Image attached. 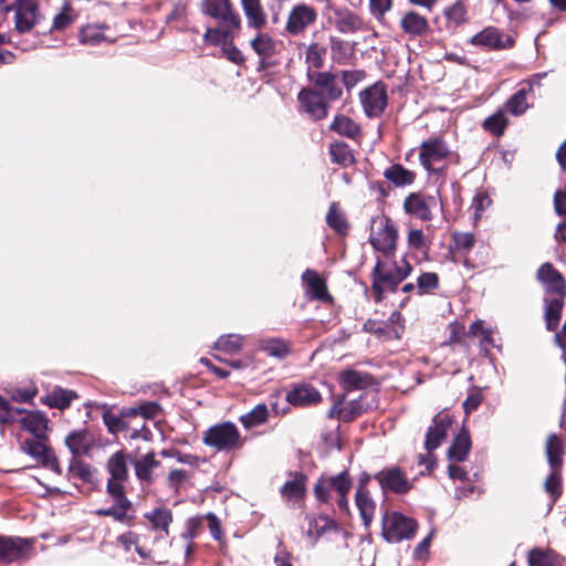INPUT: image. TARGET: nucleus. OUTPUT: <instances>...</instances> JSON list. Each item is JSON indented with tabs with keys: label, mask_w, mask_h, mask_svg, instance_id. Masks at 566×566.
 <instances>
[{
	"label": "nucleus",
	"mask_w": 566,
	"mask_h": 566,
	"mask_svg": "<svg viewBox=\"0 0 566 566\" xmlns=\"http://www.w3.org/2000/svg\"><path fill=\"white\" fill-rule=\"evenodd\" d=\"M301 108L313 119H323L328 114V102L316 88H303L298 93Z\"/></svg>",
	"instance_id": "14"
},
{
	"label": "nucleus",
	"mask_w": 566,
	"mask_h": 566,
	"mask_svg": "<svg viewBox=\"0 0 566 566\" xmlns=\"http://www.w3.org/2000/svg\"><path fill=\"white\" fill-rule=\"evenodd\" d=\"M285 400L295 407H310L317 405L322 396L313 386L300 384L287 391Z\"/></svg>",
	"instance_id": "20"
},
{
	"label": "nucleus",
	"mask_w": 566,
	"mask_h": 566,
	"mask_svg": "<svg viewBox=\"0 0 566 566\" xmlns=\"http://www.w3.org/2000/svg\"><path fill=\"white\" fill-rule=\"evenodd\" d=\"M340 379L347 389H360L370 384L369 376L357 370L343 371Z\"/></svg>",
	"instance_id": "47"
},
{
	"label": "nucleus",
	"mask_w": 566,
	"mask_h": 566,
	"mask_svg": "<svg viewBox=\"0 0 566 566\" xmlns=\"http://www.w3.org/2000/svg\"><path fill=\"white\" fill-rule=\"evenodd\" d=\"M65 444L74 458L86 454L92 444L93 439L86 430L72 431L65 438Z\"/></svg>",
	"instance_id": "29"
},
{
	"label": "nucleus",
	"mask_w": 566,
	"mask_h": 566,
	"mask_svg": "<svg viewBox=\"0 0 566 566\" xmlns=\"http://www.w3.org/2000/svg\"><path fill=\"white\" fill-rule=\"evenodd\" d=\"M536 279L543 284L548 294H565V281L552 263L542 264L537 270Z\"/></svg>",
	"instance_id": "19"
},
{
	"label": "nucleus",
	"mask_w": 566,
	"mask_h": 566,
	"mask_svg": "<svg viewBox=\"0 0 566 566\" xmlns=\"http://www.w3.org/2000/svg\"><path fill=\"white\" fill-rule=\"evenodd\" d=\"M159 464V461L155 459V454L153 452L143 455L134 462L137 478L140 481L150 483L153 481V470L158 468Z\"/></svg>",
	"instance_id": "40"
},
{
	"label": "nucleus",
	"mask_w": 566,
	"mask_h": 566,
	"mask_svg": "<svg viewBox=\"0 0 566 566\" xmlns=\"http://www.w3.org/2000/svg\"><path fill=\"white\" fill-rule=\"evenodd\" d=\"M254 51L262 56L263 60L271 57L274 52V42L266 34H260L252 42Z\"/></svg>",
	"instance_id": "52"
},
{
	"label": "nucleus",
	"mask_w": 566,
	"mask_h": 566,
	"mask_svg": "<svg viewBox=\"0 0 566 566\" xmlns=\"http://www.w3.org/2000/svg\"><path fill=\"white\" fill-rule=\"evenodd\" d=\"M113 499L114 504L108 509H99L95 513L98 516H111L117 522H126L128 520V511L132 507V502L125 496V492L119 494L108 493Z\"/></svg>",
	"instance_id": "25"
},
{
	"label": "nucleus",
	"mask_w": 566,
	"mask_h": 566,
	"mask_svg": "<svg viewBox=\"0 0 566 566\" xmlns=\"http://www.w3.org/2000/svg\"><path fill=\"white\" fill-rule=\"evenodd\" d=\"M305 295L311 301L331 303L332 295L327 290L326 280L315 270L307 269L302 274Z\"/></svg>",
	"instance_id": "13"
},
{
	"label": "nucleus",
	"mask_w": 566,
	"mask_h": 566,
	"mask_svg": "<svg viewBox=\"0 0 566 566\" xmlns=\"http://www.w3.org/2000/svg\"><path fill=\"white\" fill-rule=\"evenodd\" d=\"M241 3L250 25L254 28L264 25L265 13L261 7L260 0H241Z\"/></svg>",
	"instance_id": "42"
},
{
	"label": "nucleus",
	"mask_w": 566,
	"mask_h": 566,
	"mask_svg": "<svg viewBox=\"0 0 566 566\" xmlns=\"http://www.w3.org/2000/svg\"><path fill=\"white\" fill-rule=\"evenodd\" d=\"M417 530V522L398 512L385 514L382 517V534L388 542L409 539Z\"/></svg>",
	"instance_id": "5"
},
{
	"label": "nucleus",
	"mask_w": 566,
	"mask_h": 566,
	"mask_svg": "<svg viewBox=\"0 0 566 566\" xmlns=\"http://www.w3.org/2000/svg\"><path fill=\"white\" fill-rule=\"evenodd\" d=\"M530 566H566V559L552 551L533 549L528 554Z\"/></svg>",
	"instance_id": "36"
},
{
	"label": "nucleus",
	"mask_w": 566,
	"mask_h": 566,
	"mask_svg": "<svg viewBox=\"0 0 566 566\" xmlns=\"http://www.w3.org/2000/svg\"><path fill=\"white\" fill-rule=\"evenodd\" d=\"M202 443L217 452H232L243 448L245 439L232 421H222L202 433Z\"/></svg>",
	"instance_id": "1"
},
{
	"label": "nucleus",
	"mask_w": 566,
	"mask_h": 566,
	"mask_svg": "<svg viewBox=\"0 0 566 566\" xmlns=\"http://www.w3.org/2000/svg\"><path fill=\"white\" fill-rule=\"evenodd\" d=\"M545 491L549 494L553 502L562 495V476L560 469H552L551 474L544 483Z\"/></svg>",
	"instance_id": "50"
},
{
	"label": "nucleus",
	"mask_w": 566,
	"mask_h": 566,
	"mask_svg": "<svg viewBox=\"0 0 566 566\" xmlns=\"http://www.w3.org/2000/svg\"><path fill=\"white\" fill-rule=\"evenodd\" d=\"M471 449V439L469 431L462 429L454 438L452 444L448 450V457L450 460L462 462L467 459Z\"/></svg>",
	"instance_id": "32"
},
{
	"label": "nucleus",
	"mask_w": 566,
	"mask_h": 566,
	"mask_svg": "<svg viewBox=\"0 0 566 566\" xmlns=\"http://www.w3.org/2000/svg\"><path fill=\"white\" fill-rule=\"evenodd\" d=\"M21 426L38 439H44L48 430V419L40 412L30 411L21 420Z\"/></svg>",
	"instance_id": "33"
},
{
	"label": "nucleus",
	"mask_w": 566,
	"mask_h": 566,
	"mask_svg": "<svg viewBox=\"0 0 566 566\" xmlns=\"http://www.w3.org/2000/svg\"><path fill=\"white\" fill-rule=\"evenodd\" d=\"M400 27L410 38L423 36L430 30L428 19L416 11L406 12L401 17Z\"/></svg>",
	"instance_id": "23"
},
{
	"label": "nucleus",
	"mask_w": 566,
	"mask_h": 566,
	"mask_svg": "<svg viewBox=\"0 0 566 566\" xmlns=\"http://www.w3.org/2000/svg\"><path fill=\"white\" fill-rule=\"evenodd\" d=\"M307 476L303 472H291L285 481V501L294 502L298 507L307 492Z\"/></svg>",
	"instance_id": "22"
},
{
	"label": "nucleus",
	"mask_w": 566,
	"mask_h": 566,
	"mask_svg": "<svg viewBox=\"0 0 566 566\" xmlns=\"http://www.w3.org/2000/svg\"><path fill=\"white\" fill-rule=\"evenodd\" d=\"M471 44L488 50L501 51L513 48L514 38L495 27H486L470 40Z\"/></svg>",
	"instance_id": "8"
},
{
	"label": "nucleus",
	"mask_w": 566,
	"mask_h": 566,
	"mask_svg": "<svg viewBox=\"0 0 566 566\" xmlns=\"http://www.w3.org/2000/svg\"><path fill=\"white\" fill-rule=\"evenodd\" d=\"M306 535L316 542L327 530L334 528L335 523L327 515L307 517Z\"/></svg>",
	"instance_id": "38"
},
{
	"label": "nucleus",
	"mask_w": 566,
	"mask_h": 566,
	"mask_svg": "<svg viewBox=\"0 0 566 566\" xmlns=\"http://www.w3.org/2000/svg\"><path fill=\"white\" fill-rule=\"evenodd\" d=\"M326 48L317 43L311 44L306 50V62L308 67L321 69L324 65Z\"/></svg>",
	"instance_id": "51"
},
{
	"label": "nucleus",
	"mask_w": 566,
	"mask_h": 566,
	"mask_svg": "<svg viewBox=\"0 0 566 566\" xmlns=\"http://www.w3.org/2000/svg\"><path fill=\"white\" fill-rule=\"evenodd\" d=\"M453 241L455 249L462 252L470 251L475 244L474 235L468 232L453 233Z\"/></svg>",
	"instance_id": "56"
},
{
	"label": "nucleus",
	"mask_w": 566,
	"mask_h": 566,
	"mask_svg": "<svg viewBox=\"0 0 566 566\" xmlns=\"http://www.w3.org/2000/svg\"><path fill=\"white\" fill-rule=\"evenodd\" d=\"M416 172L400 164H394L385 169L384 177L396 187L410 186L416 180Z\"/></svg>",
	"instance_id": "31"
},
{
	"label": "nucleus",
	"mask_w": 566,
	"mask_h": 566,
	"mask_svg": "<svg viewBox=\"0 0 566 566\" xmlns=\"http://www.w3.org/2000/svg\"><path fill=\"white\" fill-rule=\"evenodd\" d=\"M160 455L164 458H174L178 462L186 463L191 467H197L199 464V457L189 453H181L179 450L176 449L163 450L160 452Z\"/></svg>",
	"instance_id": "55"
},
{
	"label": "nucleus",
	"mask_w": 566,
	"mask_h": 566,
	"mask_svg": "<svg viewBox=\"0 0 566 566\" xmlns=\"http://www.w3.org/2000/svg\"><path fill=\"white\" fill-rule=\"evenodd\" d=\"M316 19L314 8L306 4H298L292 9L289 14L286 30L293 34L302 32L307 25L312 24Z\"/></svg>",
	"instance_id": "21"
},
{
	"label": "nucleus",
	"mask_w": 566,
	"mask_h": 566,
	"mask_svg": "<svg viewBox=\"0 0 566 566\" xmlns=\"http://www.w3.org/2000/svg\"><path fill=\"white\" fill-rule=\"evenodd\" d=\"M411 270V265L405 260H401L400 264L378 261L374 269L373 282V290L378 298L387 291H395L410 274Z\"/></svg>",
	"instance_id": "2"
},
{
	"label": "nucleus",
	"mask_w": 566,
	"mask_h": 566,
	"mask_svg": "<svg viewBox=\"0 0 566 566\" xmlns=\"http://www.w3.org/2000/svg\"><path fill=\"white\" fill-rule=\"evenodd\" d=\"M545 451L551 469H560L563 464L564 443L557 434L552 433L548 436Z\"/></svg>",
	"instance_id": "35"
},
{
	"label": "nucleus",
	"mask_w": 566,
	"mask_h": 566,
	"mask_svg": "<svg viewBox=\"0 0 566 566\" xmlns=\"http://www.w3.org/2000/svg\"><path fill=\"white\" fill-rule=\"evenodd\" d=\"M491 203V199L484 192H479L474 196L471 209L473 210L474 219H479L485 208H488Z\"/></svg>",
	"instance_id": "59"
},
{
	"label": "nucleus",
	"mask_w": 566,
	"mask_h": 566,
	"mask_svg": "<svg viewBox=\"0 0 566 566\" xmlns=\"http://www.w3.org/2000/svg\"><path fill=\"white\" fill-rule=\"evenodd\" d=\"M532 92V82L528 87H521L515 94H513L505 103V112L511 113L514 116H520L526 112L530 107L527 103V94Z\"/></svg>",
	"instance_id": "37"
},
{
	"label": "nucleus",
	"mask_w": 566,
	"mask_h": 566,
	"mask_svg": "<svg viewBox=\"0 0 566 566\" xmlns=\"http://www.w3.org/2000/svg\"><path fill=\"white\" fill-rule=\"evenodd\" d=\"M332 161L342 166H350L355 161V157L350 148L344 143H334L329 147Z\"/></svg>",
	"instance_id": "46"
},
{
	"label": "nucleus",
	"mask_w": 566,
	"mask_h": 566,
	"mask_svg": "<svg viewBox=\"0 0 566 566\" xmlns=\"http://www.w3.org/2000/svg\"><path fill=\"white\" fill-rule=\"evenodd\" d=\"M439 286V276L434 272L422 273L417 280V289L419 294H427Z\"/></svg>",
	"instance_id": "53"
},
{
	"label": "nucleus",
	"mask_w": 566,
	"mask_h": 566,
	"mask_svg": "<svg viewBox=\"0 0 566 566\" xmlns=\"http://www.w3.org/2000/svg\"><path fill=\"white\" fill-rule=\"evenodd\" d=\"M188 479L189 474L185 470H171L167 478L168 486L177 492Z\"/></svg>",
	"instance_id": "60"
},
{
	"label": "nucleus",
	"mask_w": 566,
	"mask_h": 566,
	"mask_svg": "<svg viewBox=\"0 0 566 566\" xmlns=\"http://www.w3.org/2000/svg\"><path fill=\"white\" fill-rule=\"evenodd\" d=\"M369 6L371 13L377 18H381L391 9L392 0H369Z\"/></svg>",
	"instance_id": "64"
},
{
	"label": "nucleus",
	"mask_w": 566,
	"mask_h": 566,
	"mask_svg": "<svg viewBox=\"0 0 566 566\" xmlns=\"http://www.w3.org/2000/svg\"><path fill=\"white\" fill-rule=\"evenodd\" d=\"M21 450L40 462L43 467L61 474L62 470L59 460L43 439H27L21 443Z\"/></svg>",
	"instance_id": "10"
},
{
	"label": "nucleus",
	"mask_w": 566,
	"mask_h": 566,
	"mask_svg": "<svg viewBox=\"0 0 566 566\" xmlns=\"http://www.w3.org/2000/svg\"><path fill=\"white\" fill-rule=\"evenodd\" d=\"M329 129L352 139L360 135L359 125L345 115H337L332 122Z\"/></svg>",
	"instance_id": "39"
},
{
	"label": "nucleus",
	"mask_w": 566,
	"mask_h": 566,
	"mask_svg": "<svg viewBox=\"0 0 566 566\" xmlns=\"http://www.w3.org/2000/svg\"><path fill=\"white\" fill-rule=\"evenodd\" d=\"M437 206L436 198L419 192H411L403 201V209L420 220L428 221L432 218V208Z\"/></svg>",
	"instance_id": "16"
},
{
	"label": "nucleus",
	"mask_w": 566,
	"mask_h": 566,
	"mask_svg": "<svg viewBox=\"0 0 566 566\" xmlns=\"http://www.w3.org/2000/svg\"><path fill=\"white\" fill-rule=\"evenodd\" d=\"M128 454L123 451H117L109 457L106 464L109 473L106 485L107 493L124 492V482L128 479Z\"/></svg>",
	"instance_id": "6"
},
{
	"label": "nucleus",
	"mask_w": 566,
	"mask_h": 566,
	"mask_svg": "<svg viewBox=\"0 0 566 566\" xmlns=\"http://www.w3.org/2000/svg\"><path fill=\"white\" fill-rule=\"evenodd\" d=\"M384 492L391 491L395 493H407L411 484L405 473L399 468H388L379 471L374 475Z\"/></svg>",
	"instance_id": "15"
},
{
	"label": "nucleus",
	"mask_w": 566,
	"mask_h": 566,
	"mask_svg": "<svg viewBox=\"0 0 566 566\" xmlns=\"http://www.w3.org/2000/svg\"><path fill=\"white\" fill-rule=\"evenodd\" d=\"M359 99L368 117H378L384 113L387 106L388 95L386 86L377 82L361 91Z\"/></svg>",
	"instance_id": "9"
},
{
	"label": "nucleus",
	"mask_w": 566,
	"mask_h": 566,
	"mask_svg": "<svg viewBox=\"0 0 566 566\" xmlns=\"http://www.w3.org/2000/svg\"><path fill=\"white\" fill-rule=\"evenodd\" d=\"M507 125H509V119L506 117L504 109H500L495 114L489 116L488 118H485V120L483 123V127L488 132H490L496 136H501L504 133Z\"/></svg>",
	"instance_id": "48"
},
{
	"label": "nucleus",
	"mask_w": 566,
	"mask_h": 566,
	"mask_svg": "<svg viewBox=\"0 0 566 566\" xmlns=\"http://www.w3.org/2000/svg\"><path fill=\"white\" fill-rule=\"evenodd\" d=\"M450 426L451 420L448 417L436 416L433 418V424L429 427L424 441L428 452L436 450L441 444L447 437Z\"/></svg>",
	"instance_id": "24"
},
{
	"label": "nucleus",
	"mask_w": 566,
	"mask_h": 566,
	"mask_svg": "<svg viewBox=\"0 0 566 566\" xmlns=\"http://www.w3.org/2000/svg\"><path fill=\"white\" fill-rule=\"evenodd\" d=\"M310 77L314 83V88L324 95L328 103L336 101L342 96L343 90L337 74L331 72H316L310 75Z\"/></svg>",
	"instance_id": "18"
},
{
	"label": "nucleus",
	"mask_w": 566,
	"mask_h": 566,
	"mask_svg": "<svg viewBox=\"0 0 566 566\" xmlns=\"http://www.w3.org/2000/svg\"><path fill=\"white\" fill-rule=\"evenodd\" d=\"M216 349L221 350L226 354H233L238 352L242 346V336L237 334H229L221 336L216 342Z\"/></svg>",
	"instance_id": "49"
},
{
	"label": "nucleus",
	"mask_w": 566,
	"mask_h": 566,
	"mask_svg": "<svg viewBox=\"0 0 566 566\" xmlns=\"http://www.w3.org/2000/svg\"><path fill=\"white\" fill-rule=\"evenodd\" d=\"M270 409L265 403L256 405L251 411L240 417V422L245 429H251L266 422Z\"/></svg>",
	"instance_id": "43"
},
{
	"label": "nucleus",
	"mask_w": 566,
	"mask_h": 566,
	"mask_svg": "<svg viewBox=\"0 0 566 566\" xmlns=\"http://www.w3.org/2000/svg\"><path fill=\"white\" fill-rule=\"evenodd\" d=\"M74 21L73 10L70 3H64L63 9L53 19L52 30H63Z\"/></svg>",
	"instance_id": "54"
},
{
	"label": "nucleus",
	"mask_w": 566,
	"mask_h": 566,
	"mask_svg": "<svg viewBox=\"0 0 566 566\" xmlns=\"http://www.w3.org/2000/svg\"><path fill=\"white\" fill-rule=\"evenodd\" d=\"M326 223L337 233L344 234L348 229V222L345 213L340 210L336 202H332L326 214Z\"/></svg>",
	"instance_id": "44"
},
{
	"label": "nucleus",
	"mask_w": 566,
	"mask_h": 566,
	"mask_svg": "<svg viewBox=\"0 0 566 566\" xmlns=\"http://www.w3.org/2000/svg\"><path fill=\"white\" fill-rule=\"evenodd\" d=\"M449 156V148L441 137H431L420 144L419 161L428 171H434L433 165Z\"/></svg>",
	"instance_id": "11"
},
{
	"label": "nucleus",
	"mask_w": 566,
	"mask_h": 566,
	"mask_svg": "<svg viewBox=\"0 0 566 566\" xmlns=\"http://www.w3.org/2000/svg\"><path fill=\"white\" fill-rule=\"evenodd\" d=\"M483 400V396L478 390H472L469 392L467 399L463 401V409L467 415L473 412L479 408Z\"/></svg>",
	"instance_id": "62"
},
{
	"label": "nucleus",
	"mask_w": 566,
	"mask_h": 566,
	"mask_svg": "<svg viewBox=\"0 0 566 566\" xmlns=\"http://www.w3.org/2000/svg\"><path fill=\"white\" fill-rule=\"evenodd\" d=\"M104 29L105 27L99 24H87L83 27L80 31L81 43L87 45H96L105 41L107 38L103 33Z\"/></svg>",
	"instance_id": "45"
},
{
	"label": "nucleus",
	"mask_w": 566,
	"mask_h": 566,
	"mask_svg": "<svg viewBox=\"0 0 566 566\" xmlns=\"http://www.w3.org/2000/svg\"><path fill=\"white\" fill-rule=\"evenodd\" d=\"M355 501L359 510L360 516L363 518L364 525L366 527H369L374 518L376 503L371 499L370 493L366 488V482L364 480H360L359 486L356 491Z\"/></svg>",
	"instance_id": "26"
},
{
	"label": "nucleus",
	"mask_w": 566,
	"mask_h": 566,
	"mask_svg": "<svg viewBox=\"0 0 566 566\" xmlns=\"http://www.w3.org/2000/svg\"><path fill=\"white\" fill-rule=\"evenodd\" d=\"M365 411V406L361 401V397L359 399H352L349 401H338L334 403L328 412V417H337L344 421H352L357 416L361 415Z\"/></svg>",
	"instance_id": "27"
},
{
	"label": "nucleus",
	"mask_w": 566,
	"mask_h": 566,
	"mask_svg": "<svg viewBox=\"0 0 566 566\" xmlns=\"http://www.w3.org/2000/svg\"><path fill=\"white\" fill-rule=\"evenodd\" d=\"M564 297L565 294L545 297V321L548 331H555L558 327L564 305Z\"/></svg>",
	"instance_id": "30"
},
{
	"label": "nucleus",
	"mask_w": 566,
	"mask_h": 566,
	"mask_svg": "<svg viewBox=\"0 0 566 566\" xmlns=\"http://www.w3.org/2000/svg\"><path fill=\"white\" fill-rule=\"evenodd\" d=\"M205 41L213 45H226L228 42V32L219 29H208L205 33Z\"/></svg>",
	"instance_id": "63"
},
{
	"label": "nucleus",
	"mask_w": 566,
	"mask_h": 566,
	"mask_svg": "<svg viewBox=\"0 0 566 566\" xmlns=\"http://www.w3.org/2000/svg\"><path fill=\"white\" fill-rule=\"evenodd\" d=\"M159 411V406L156 402H145L137 408H132L128 411L130 416H142L144 418L150 419L157 416Z\"/></svg>",
	"instance_id": "58"
},
{
	"label": "nucleus",
	"mask_w": 566,
	"mask_h": 566,
	"mask_svg": "<svg viewBox=\"0 0 566 566\" xmlns=\"http://www.w3.org/2000/svg\"><path fill=\"white\" fill-rule=\"evenodd\" d=\"M14 11L17 30L19 32L30 31L36 20V4L31 0H25Z\"/></svg>",
	"instance_id": "28"
},
{
	"label": "nucleus",
	"mask_w": 566,
	"mask_h": 566,
	"mask_svg": "<svg viewBox=\"0 0 566 566\" xmlns=\"http://www.w3.org/2000/svg\"><path fill=\"white\" fill-rule=\"evenodd\" d=\"M328 19L335 28L344 34L355 33L367 29L365 21L348 8H331Z\"/></svg>",
	"instance_id": "12"
},
{
	"label": "nucleus",
	"mask_w": 566,
	"mask_h": 566,
	"mask_svg": "<svg viewBox=\"0 0 566 566\" xmlns=\"http://www.w3.org/2000/svg\"><path fill=\"white\" fill-rule=\"evenodd\" d=\"M465 8L461 3H455L446 11V17L450 22L459 24L465 20Z\"/></svg>",
	"instance_id": "61"
},
{
	"label": "nucleus",
	"mask_w": 566,
	"mask_h": 566,
	"mask_svg": "<svg viewBox=\"0 0 566 566\" xmlns=\"http://www.w3.org/2000/svg\"><path fill=\"white\" fill-rule=\"evenodd\" d=\"M31 544V541L20 537H0V559L6 563H12L28 558Z\"/></svg>",
	"instance_id": "17"
},
{
	"label": "nucleus",
	"mask_w": 566,
	"mask_h": 566,
	"mask_svg": "<svg viewBox=\"0 0 566 566\" xmlns=\"http://www.w3.org/2000/svg\"><path fill=\"white\" fill-rule=\"evenodd\" d=\"M352 488V480L347 471L332 476H321L315 486L314 494L318 502L327 503L331 499V492L334 491L337 495L338 507L343 511L348 509L347 495Z\"/></svg>",
	"instance_id": "3"
},
{
	"label": "nucleus",
	"mask_w": 566,
	"mask_h": 566,
	"mask_svg": "<svg viewBox=\"0 0 566 566\" xmlns=\"http://www.w3.org/2000/svg\"><path fill=\"white\" fill-rule=\"evenodd\" d=\"M201 11L217 20L228 30H234L240 27V18L232 10L229 0H202Z\"/></svg>",
	"instance_id": "7"
},
{
	"label": "nucleus",
	"mask_w": 566,
	"mask_h": 566,
	"mask_svg": "<svg viewBox=\"0 0 566 566\" xmlns=\"http://www.w3.org/2000/svg\"><path fill=\"white\" fill-rule=\"evenodd\" d=\"M397 239V230L389 218L380 217L373 220L369 241L377 251L385 255L391 254L396 250Z\"/></svg>",
	"instance_id": "4"
},
{
	"label": "nucleus",
	"mask_w": 566,
	"mask_h": 566,
	"mask_svg": "<svg viewBox=\"0 0 566 566\" xmlns=\"http://www.w3.org/2000/svg\"><path fill=\"white\" fill-rule=\"evenodd\" d=\"M69 473L72 476H78L80 479H82L84 481H88L91 478L90 467L84 464L82 461L77 460L76 458H74L70 462Z\"/></svg>",
	"instance_id": "57"
},
{
	"label": "nucleus",
	"mask_w": 566,
	"mask_h": 566,
	"mask_svg": "<svg viewBox=\"0 0 566 566\" xmlns=\"http://www.w3.org/2000/svg\"><path fill=\"white\" fill-rule=\"evenodd\" d=\"M144 517L149 522L154 531H161L169 534V525L172 523V513L169 509L157 507L145 513Z\"/></svg>",
	"instance_id": "34"
},
{
	"label": "nucleus",
	"mask_w": 566,
	"mask_h": 566,
	"mask_svg": "<svg viewBox=\"0 0 566 566\" xmlns=\"http://www.w3.org/2000/svg\"><path fill=\"white\" fill-rule=\"evenodd\" d=\"M75 398L77 395L73 390L55 388L46 395L44 402L53 408L65 409Z\"/></svg>",
	"instance_id": "41"
}]
</instances>
